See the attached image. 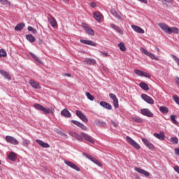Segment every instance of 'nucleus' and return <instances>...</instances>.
I'll use <instances>...</instances> for the list:
<instances>
[{
	"mask_svg": "<svg viewBox=\"0 0 179 179\" xmlns=\"http://www.w3.org/2000/svg\"><path fill=\"white\" fill-rule=\"evenodd\" d=\"M93 16L96 22H101V19H103V15H101V13H100V12L98 11L94 12Z\"/></svg>",
	"mask_w": 179,
	"mask_h": 179,
	"instance_id": "4be33fe9",
	"label": "nucleus"
},
{
	"mask_svg": "<svg viewBox=\"0 0 179 179\" xmlns=\"http://www.w3.org/2000/svg\"><path fill=\"white\" fill-rule=\"evenodd\" d=\"M80 41L83 44H87V45H92V47H96V45H97V43H96L94 41H90V40L81 39Z\"/></svg>",
	"mask_w": 179,
	"mask_h": 179,
	"instance_id": "a211bd4d",
	"label": "nucleus"
},
{
	"mask_svg": "<svg viewBox=\"0 0 179 179\" xmlns=\"http://www.w3.org/2000/svg\"><path fill=\"white\" fill-rule=\"evenodd\" d=\"M76 114L77 117H78V118H80V120H81V121H83V122H88L89 120L87 119L86 115H85V114H83V113H82V111L76 110Z\"/></svg>",
	"mask_w": 179,
	"mask_h": 179,
	"instance_id": "9d476101",
	"label": "nucleus"
},
{
	"mask_svg": "<svg viewBox=\"0 0 179 179\" xmlns=\"http://www.w3.org/2000/svg\"><path fill=\"white\" fill-rule=\"evenodd\" d=\"M71 122L73 124H74V125H76V127L81 128V129H83V131H86V129H87V128L86 127V126L85 124L80 123V122H78L77 120H71Z\"/></svg>",
	"mask_w": 179,
	"mask_h": 179,
	"instance_id": "aec40b11",
	"label": "nucleus"
},
{
	"mask_svg": "<svg viewBox=\"0 0 179 179\" xmlns=\"http://www.w3.org/2000/svg\"><path fill=\"white\" fill-rule=\"evenodd\" d=\"M99 104L101 107H103V108H106V110H111L113 108V106H111V104L106 101H101Z\"/></svg>",
	"mask_w": 179,
	"mask_h": 179,
	"instance_id": "a878e982",
	"label": "nucleus"
},
{
	"mask_svg": "<svg viewBox=\"0 0 179 179\" xmlns=\"http://www.w3.org/2000/svg\"><path fill=\"white\" fill-rule=\"evenodd\" d=\"M142 142L150 150H155V145L146 138H142Z\"/></svg>",
	"mask_w": 179,
	"mask_h": 179,
	"instance_id": "4468645a",
	"label": "nucleus"
},
{
	"mask_svg": "<svg viewBox=\"0 0 179 179\" xmlns=\"http://www.w3.org/2000/svg\"><path fill=\"white\" fill-rule=\"evenodd\" d=\"M83 155L85 156L87 159H88L95 164H97L98 166H101L100 162H99L97 159H95L94 157H93L92 155L89 154H85V153H83Z\"/></svg>",
	"mask_w": 179,
	"mask_h": 179,
	"instance_id": "f3484780",
	"label": "nucleus"
},
{
	"mask_svg": "<svg viewBox=\"0 0 179 179\" xmlns=\"http://www.w3.org/2000/svg\"><path fill=\"white\" fill-rule=\"evenodd\" d=\"M159 110L162 114H167L169 113V108L166 106H161L159 108Z\"/></svg>",
	"mask_w": 179,
	"mask_h": 179,
	"instance_id": "f704fd0d",
	"label": "nucleus"
},
{
	"mask_svg": "<svg viewBox=\"0 0 179 179\" xmlns=\"http://www.w3.org/2000/svg\"><path fill=\"white\" fill-rule=\"evenodd\" d=\"M0 164H1V161H0Z\"/></svg>",
	"mask_w": 179,
	"mask_h": 179,
	"instance_id": "69168bd1",
	"label": "nucleus"
},
{
	"mask_svg": "<svg viewBox=\"0 0 179 179\" xmlns=\"http://www.w3.org/2000/svg\"><path fill=\"white\" fill-rule=\"evenodd\" d=\"M34 108H36V110H39L40 111H43L44 114H50V113H51L50 111V108H46L45 107L43 106V105L40 103H35L34 105Z\"/></svg>",
	"mask_w": 179,
	"mask_h": 179,
	"instance_id": "20e7f679",
	"label": "nucleus"
},
{
	"mask_svg": "<svg viewBox=\"0 0 179 179\" xmlns=\"http://www.w3.org/2000/svg\"><path fill=\"white\" fill-rule=\"evenodd\" d=\"M141 99H143L144 100V101H145L148 104H155V101L153 100V99H152V97L146 95V94H142Z\"/></svg>",
	"mask_w": 179,
	"mask_h": 179,
	"instance_id": "9b49d317",
	"label": "nucleus"
},
{
	"mask_svg": "<svg viewBox=\"0 0 179 179\" xmlns=\"http://www.w3.org/2000/svg\"><path fill=\"white\" fill-rule=\"evenodd\" d=\"M173 101H175V103H176V104H178V106H179V97H178V96L173 95Z\"/></svg>",
	"mask_w": 179,
	"mask_h": 179,
	"instance_id": "09e8293b",
	"label": "nucleus"
},
{
	"mask_svg": "<svg viewBox=\"0 0 179 179\" xmlns=\"http://www.w3.org/2000/svg\"><path fill=\"white\" fill-rule=\"evenodd\" d=\"M5 139L7 143H10V145H14L15 146L19 145V141L12 136H6Z\"/></svg>",
	"mask_w": 179,
	"mask_h": 179,
	"instance_id": "39448f33",
	"label": "nucleus"
},
{
	"mask_svg": "<svg viewBox=\"0 0 179 179\" xmlns=\"http://www.w3.org/2000/svg\"><path fill=\"white\" fill-rule=\"evenodd\" d=\"M6 55H8L6 54V51H5V50L3 49H0V58H5L6 57Z\"/></svg>",
	"mask_w": 179,
	"mask_h": 179,
	"instance_id": "a19ab883",
	"label": "nucleus"
},
{
	"mask_svg": "<svg viewBox=\"0 0 179 179\" xmlns=\"http://www.w3.org/2000/svg\"><path fill=\"white\" fill-rule=\"evenodd\" d=\"M90 6H91V8H96V4L94 2H92V3H90Z\"/></svg>",
	"mask_w": 179,
	"mask_h": 179,
	"instance_id": "864d4df0",
	"label": "nucleus"
},
{
	"mask_svg": "<svg viewBox=\"0 0 179 179\" xmlns=\"http://www.w3.org/2000/svg\"><path fill=\"white\" fill-rule=\"evenodd\" d=\"M83 139H85V141H87L90 143H94V139L86 133H82V142L83 141Z\"/></svg>",
	"mask_w": 179,
	"mask_h": 179,
	"instance_id": "ddd939ff",
	"label": "nucleus"
},
{
	"mask_svg": "<svg viewBox=\"0 0 179 179\" xmlns=\"http://www.w3.org/2000/svg\"><path fill=\"white\" fill-rule=\"evenodd\" d=\"M157 51H160V50H159V48H157Z\"/></svg>",
	"mask_w": 179,
	"mask_h": 179,
	"instance_id": "0e129e2a",
	"label": "nucleus"
},
{
	"mask_svg": "<svg viewBox=\"0 0 179 179\" xmlns=\"http://www.w3.org/2000/svg\"><path fill=\"white\" fill-rule=\"evenodd\" d=\"M24 22H20V24H17L15 27V31H21V30H23L24 28Z\"/></svg>",
	"mask_w": 179,
	"mask_h": 179,
	"instance_id": "2f4dec72",
	"label": "nucleus"
},
{
	"mask_svg": "<svg viewBox=\"0 0 179 179\" xmlns=\"http://www.w3.org/2000/svg\"><path fill=\"white\" fill-rule=\"evenodd\" d=\"M110 26L111 29H113V30L117 31V33H118L119 34H124V31H122V29H121L120 27L115 25V24H110Z\"/></svg>",
	"mask_w": 179,
	"mask_h": 179,
	"instance_id": "6ab92c4d",
	"label": "nucleus"
},
{
	"mask_svg": "<svg viewBox=\"0 0 179 179\" xmlns=\"http://www.w3.org/2000/svg\"><path fill=\"white\" fill-rule=\"evenodd\" d=\"M170 118H171V120L173 124H175V125H178V122H177V121L176 120V115H171L170 116Z\"/></svg>",
	"mask_w": 179,
	"mask_h": 179,
	"instance_id": "a18cd8bd",
	"label": "nucleus"
},
{
	"mask_svg": "<svg viewBox=\"0 0 179 179\" xmlns=\"http://www.w3.org/2000/svg\"><path fill=\"white\" fill-rule=\"evenodd\" d=\"M144 76V78H148V79H150V78H152V75H150V73L143 71V77Z\"/></svg>",
	"mask_w": 179,
	"mask_h": 179,
	"instance_id": "de8ad7c7",
	"label": "nucleus"
},
{
	"mask_svg": "<svg viewBox=\"0 0 179 179\" xmlns=\"http://www.w3.org/2000/svg\"><path fill=\"white\" fill-rule=\"evenodd\" d=\"M126 141L127 142H128V143H129V145L133 146L134 149H137V150H139V149H141V145L138 143H136V141L132 139V138L127 136Z\"/></svg>",
	"mask_w": 179,
	"mask_h": 179,
	"instance_id": "7ed1b4c3",
	"label": "nucleus"
},
{
	"mask_svg": "<svg viewBox=\"0 0 179 179\" xmlns=\"http://www.w3.org/2000/svg\"><path fill=\"white\" fill-rule=\"evenodd\" d=\"M110 13L118 20H122V14L120 12H117L115 9L111 8Z\"/></svg>",
	"mask_w": 179,
	"mask_h": 179,
	"instance_id": "6e6552de",
	"label": "nucleus"
},
{
	"mask_svg": "<svg viewBox=\"0 0 179 179\" xmlns=\"http://www.w3.org/2000/svg\"><path fill=\"white\" fill-rule=\"evenodd\" d=\"M117 47H119L120 51H127L125 44H124L122 42H120L119 44H117Z\"/></svg>",
	"mask_w": 179,
	"mask_h": 179,
	"instance_id": "4c0bfd02",
	"label": "nucleus"
},
{
	"mask_svg": "<svg viewBox=\"0 0 179 179\" xmlns=\"http://www.w3.org/2000/svg\"><path fill=\"white\" fill-rule=\"evenodd\" d=\"M101 52V55L102 57H108V52Z\"/></svg>",
	"mask_w": 179,
	"mask_h": 179,
	"instance_id": "8fccbe9b",
	"label": "nucleus"
},
{
	"mask_svg": "<svg viewBox=\"0 0 179 179\" xmlns=\"http://www.w3.org/2000/svg\"><path fill=\"white\" fill-rule=\"evenodd\" d=\"M134 170H135V171H137V173H139V174H142L143 176H145V177H149V176H150V173H149L148 171H145V169L135 167Z\"/></svg>",
	"mask_w": 179,
	"mask_h": 179,
	"instance_id": "dca6fc26",
	"label": "nucleus"
},
{
	"mask_svg": "<svg viewBox=\"0 0 179 179\" xmlns=\"http://www.w3.org/2000/svg\"><path fill=\"white\" fill-rule=\"evenodd\" d=\"M0 3H1V5H10V1L8 0H0Z\"/></svg>",
	"mask_w": 179,
	"mask_h": 179,
	"instance_id": "49530a36",
	"label": "nucleus"
},
{
	"mask_svg": "<svg viewBox=\"0 0 179 179\" xmlns=\"http://www.w3.org/2000/svg\"><path fill=\"white\" fill-rule=\"evenodd\" d=\"M164 2H167L168 3H173L174 2V0H164Z\"/></svg>",
	"mask_w": 179,
	"mask_h": 179,
	"instance_id": "5fc2aeb1",
	"label": "nucleus"
},
{
	"mask_svg": "<svg viewBox=\"0 0 179 179\" xmlns=\"http://www.w3.org/2000/svg\"><path fill=\"white\" fill-rule=\"evenodd\" d=\"M175 171H176V173H178V174H179V166H175L173 167Z\"/></svg>",
	"mask_w": 179,
	"mask_h": 179,
	"instance_id": "603ef678",
	"label": "nucleus"
},
{
	"mask_svg": "<svg viewBox=\"0 0 179 179\" xmlns=\"http://www.w3.org/2000/svg\"><path fill=\"white\" fill-rule=\"evenodd\" d=\"M61 135H62V136H65V138L68 137V135L65 133H61Z\"/></svg>",
	"mask_w": 179,
	"mask_h": 179,
	"instance_id": "052dcab7",
	"label": "nucleus"
},
{
	"mask_svg": "<svg viewBox=\"0 0 179 179\" xmlns=\"http://www.w3.org/2000/svg\"><path fill=\"white\" fill-rule=\"evenodd\" d=\"M132 120L134 121V122H137L138 124H142V122H143V119H142V117H132Z\"/></svg>",
	"mask_w": 179,
	"mask_h": 179,
	"instance_id": "58836bf2",
	"label": "nucleus"
},
{
	"mask_svg": "<svg viewBox=\"0 0 179 179\" xmlns=\"http://www.w3.org/2000/svg\"><path fill=\"white\" fill-rule=\"evenodd\" d=\"M64 163L66 166L71 167V169H73V170H76V171H80V168H79V166H78V165L75 164L73 162L64 160Z\"/></svg>",
	"mask_w": 179,
	"mask_h": 179,
	"instance_id": "0eeeda50",
	"label": "nucleus"
},
{
	"mask_svg": "<svg viewBox=\"0 0 179 179\" xmlns=\"http://www.w3.org/2000/svg\"><path fill=\"white\" fill-rule=\"evenodd\" d=\"M158 26L160 27V29H162V31H164V33H166L167 34H171V33L178 34L179 33L178 28L176 27H169V25L164 23H159Z\"/></svg>",
	"mask_w": 179,
	"mask_h": 179,
	"instance_id": "f257e3e1",
	"label": "nucleus"
},
{
	"mask_svg": "<svg viewBox=\"0 0 179 179\" xmlns=\"http://www.w3.org/2000/svg\"><path fill=\"white\" fill-rule=\"evenodd\" d=\"M69 135H70V136H72V138H74L77 141H80V142H82V133L80 134H78L75 131H70L69 132Z\"/></svg>",
	"mask_w": 179,
	"mask_h": 179,
	"instance_id": "f8f14e48",
	"label": "nucleus"
},
{
	"mask_svg": "<svg viewBox=\"0 0 179 179\" xmlns=\"http://www.w3.org/2000/svg\"><path fill=\"white\" fill-rule=\"evenodd\" d=\"M64 76H67V78H71V73H65Z\"/></svg>",
	"mask_w": 179,
	"mask_h": 179,
	"instance_id": "680f3d73",
	"label": "nucleus"
},
{
	"mask_svg": "<svg viewBox=\"0 0 179 179\" xmlns=\"http://www.w3.org/2000/svg\"><path fill=\"white\" fill-rule=\"evenodd\" d=\"M95 122V125H96V127H106V125H107V123H106V122L104 121H101V120H96L94 121Z\"/></svg>",
	"mask_w": 179,
	"mask_h": 179,
	"instance_id": "c756f323",
	"label": "nucleus"
},
{
	"mask_svg": "<svg viewBox=\"0 0 179 179\" xmlns=\"http://www.w3.org/2000/svg\"><path fill=\"white\" fill-rule=\"evenodd\" d=\"M36 143H38L39 145L41 146L42 148H50V144L45 143L44 141H43L40 139H36Z\"/></svg>",
	"mask_w": 179,
	"mask_h": 179,
	"instance_id": "c85d7f7f",
	"label": "nucleus"
},
{
	"mask_svg": "<svg viewBox=\"0 0 179 179\" xmlns=\"http://www.w3.org/2000/svg\"><path fill=\"white\" fill-rule=\"evenodd\" d=\"M0 74L1 76H3V78H5V79H7L8 80H10L12 79L10 74L5 70H0Z\"/></svg>",
	"mask_w": 179,
	"mask_h": 179,
	"instance_id": "412c9836",
	"label": "nucleus"
},
{
	"mask_svg": "<svg viewBox=\"0 0 179 179\" xmlns=\"http://www.w3.org/2000/svg\"><path fill=\"white\" fill-rule=\"evenodd\" d=\"M109 97L113 101V106L115 108H118L120 105L118 104V98H117V96L113 93H110L109 94Z\"/></svg>",
	"mask_w": 179,
	"mask_h": 179,
	"instance_id": "1a4fd4ad",
	"label": "nucleus"
},
{
	"mask_svg": "<svg viewBox=\"0 0 179 179\" xmlns=\"http://www.w3.org/2000/svg\"><path fill=\"white\" fill-rule=\"evenodd\" d=\"M170 141L172 143H174V145H177V143H178V138H177V137H171L170 138Z\"/></svg>",
	"mask_w": 179,
	"mask_h": 179,
	"instance_id": "37998d69",
	"label": "nucleus"
},
{
	"mask_svg": "<svg viewBox=\"0 0 179 179\" xmlns=\"http://www.w3.org/2000/svg\"><path fill=\"white\" fill-rule=\"evenodd\" d=\"M81 26L87 34L94 36V30H93V29H92L87 23L83 22Z\"/></svg>",
	"mask_w": 179,
	"mask_h": 179,
	"instance_id": "f03ea898",
	"label": "nucleus"
},
{
	"mask_svg": "<svg viewBox=\"0 0 179 179\" xmlns=\"http://www.w3.org/2000/svg\"><path fill=\"white\" fill-rule=\"evenodd\" d=\"M153 136H155L157 139H159V141H164V138H166V136L163 132H160L159 134L154 133Z\"/></svg>",
	"mask_w": 179,
	"mask_h": 179,
	"instance_id": "cd10ccee",
	"label": "nucleus"
},
{
	"mask_svg": "<svg viewBox=\"0 0 179 179\" xmlns=\"http://www.w3.org/2000/svg\"><path fill=\"white\" fill-rule=\"evenodd\" d=\"M32 33H33L34 34H37V29H32Z\"/></svg>",
	"mask_w": 179,
	"mask_h": 179,
	"instance_id": "bf43d9fd",
	"label": "nucleus"
},
{
	"mask_svg": "<svg viewBox=\"0 0 179 179\" xmlns=\"http://www.w3.org/2000/svg\"><path fill=\"white\" fill-rule=\"evenodd\" d=\"M34 28H32L31 26H29V27H27L28 31H32L34 30Z\"/></svg>",
	"mask_w": 179,
	"mask_h": 179,
	"instance_id": "4d7b16f0",
	"label": "nucleus"
},
{
	"mask_svg": "<svg viewBox=\"0 0 179 179\" xmlns=\"http://www.w3.org/2000/svg\"><path fill=\"white\" fill-rule=\"evenodd\" d=\"M87 65H94L96 64V60L94 59H86L85 61Z\"/></svg>",
	"mask_w": 179,
	"mask_h": 179,
	"instance_id": "e433bc0d",
	"label": "nucleus"
},
{
	"mask_svg": "<svg viewBox=\"0 0 179 179\" xmlns=\"http://www.w3.org/2000/svg\"><path fill=\"white\" fill-rule=\"evenodd\" d=\"M48 22H50V24L52 26V27H55L57 24V20L55 18L51 15H49L48 17Z\"/></svg>",
	"mask_w": 179,
	"mask_h": 179,
	"instance_id": "b1692460",
	"label": "nucleus"
},
{
	"mask_svg": "<svg viewBox=\"0 0 179 179\" xmlns=\"http://www.w3.org/2000/svg\"><path fill=\"white\" fill-rule=\"evenodd\" d=\"M140 87H141V89H143V90H145L146 92H148V90H149V85H148V84L145 83H141L139 84Z\"/></svg>",
	"mask_w": 179,
	"mask_h": 179,
	"instance_id": "c9c22d12",
	"label": "nucleus"
},
{
	"mask_svg": "<svg viewBox=\"0 0 179 179\" xmlns=\"http://www.w3.org/2000/svg\"><path fill=\"white\" fill-rule=\"evenodd\" d=\"M26 38L28 41H29V43H34V41H36V37L31 34L26 35Z\"/></svg>",
	"mask_w": 179,
	"mask_h": 179,
	"instance_id": "473e14b6",
	"label": "nucleus"
},
{
	"mask_svg": "<svg viewBox=\"0 0 179 179\" xmlns=\"http://www.w3.org/2000/svg\"><path fill=\"white\" fill-rule=\"evenodd\" d=\"M64 2H68L69 0H63Z\"/></svg>",
	"mask_w": 179,
	"mask_h": 179,
	"instance_id": "e2e57ef3",
	"label": "nucleus"
},
{
	"mask_svg": "<svg viewBox=\"0 0 179 179\" xmlns=\"http://www.w3.org/2000/svg\"><path fill=\"white\" fill-rule=\"evenodd\" d=\"M140 50L141 52H143L145 55H147V57H149L151 59H155V61H159V57L155 56L152 53H150L149 51H148L144 48H141Z\"/></svg>",
	"mask_w": 179,
	"mask_h": 179,
	"instance_id": "423d86ee",
	"label": "nucleus"
},
{
	"mask_svg": "<svg viewBox=\"0 0 179 179\" xmlns=\"http://www.w3.org/2000/svg\"><path fill=\"white\" fill-rule=\"evenodd\" d=\"M111 122L115 128H117V127H118V124H117V122H115V121L111 120Z\"/></svg>",
	"mask_w": 179,
	"mask_h": 179,
	"instance_id": "3c124183",
	"label": "nucleus"
},
{
	"mask_svg": "<svg viewBox=\"0 0 179 179\" xmlns=\"http://www.w3.org/2000/svg\"><path fill=\"white\" fill-rule=\"evenodd\" d=\"M30 145V141L22 138V146L27 148Z\"/></svg>",
	"mask_w": 179,
	"mask_h": 179,
	"instance_id": "ea45409f",
	"label": "nucleus"
},
{
	"mask_svg": "<svg viewBox=\"0 0 179 179\" xmlns=\"http://www.w3.org/2000/svg\"><path fill=\"white\" fill-rule=\"evenodd\" d=\"M175 153L179 156V148H175Z\"/></svg>",
	"mask_w": 179,
	"mask_h": 179,
	"instance_id": "13d9d810",
	"label": "nucleus"
},
{
	"mask_svg": "<svg viewBox=\"0 0 179 179\" xmlns=\"http://www.w3.org/2000/svg\"><path fill=\"white\" fill-rule=\"evenodd\" d=\"M29 55H31V57H32V58L35 59L36 62H38V64H41V59H40V58H38V57H37V55H36L34 53L30 52Z\"/></svg>",
	"mask_w": 179,
	"mask_h": 179,
	"instance_id": "72a5a7b5",
	"label": "nucleus"
},
{
	"mask_svg": "<svg viewBox=\"0 0 179 179\" xmlns=\"http://www.w3.org/2000/svg\"><path fill=\"white\" fill-rule=\"evenodd\" d=\"M16 153H15L14 152H10L7 157L8 160H10L11 162H15L16 161Z\"/></svg>",
	"mask_w": 179,
	"mask_h": 179,
	"instance_id": "7c9ffc66",
	"label": "nucleus"
},
{
	"mask_svg": "<svg viewBox=\"0 0 179 179\" xmlns=\"http://www.w3.org/2000/svg\"><path fill=\"white\" fill-rule=\"evenodd\" d=\"M29 85L33 87V89H40V84L34 80H29Z\"/></svg>",
	"mask_w": 179,
	"mask_h": 179,
	"instance_id": "bb28decb",
	"label": "nucleus"
},
{
	"mask_svg": "<svg viewBox=\"0 0 179 179\" xmlns=\"http://www.w3.org/2000/svg\"><path fill=\"white\" fill-rule=\"evenodd\" d=\"M134 73L137 75L138 76H141L143 77V71L142 70L139 69H135L134 70Z\"/></svg>",
	"mask_w": 179,
	"mask_h": 179,
	"instance_id": "79ce46f5",
	"label": "nucleus"
},
{
	"mask_svg": "<svg viewBox=\"0 0 179 179\" xmlns=\"http://www.w3.org/2000/svg\"><path fill=\"white\" fill-rule=\"evenodd\" d=\"M131 29H133L134 31H136V33H139L140 34H145V30H143V29L136 25H131Z\"/></svg>",
	"mask_w": 179,
	"mask_h": 179,
	"instance_id": "5701e85b",
	"label": "nucleus"
},
{
	"mask_svg": "<svg viewBox=\"0 0 179 179\" xmlns=\"http://www.w3.org/2000/svg\"><path fill=\"white\" fill-rule=\"evenodd\" d=\"M61 115L66 118H71V117H72V114L69 110H68V109H63L61 111Z\"/></svg>",
	"mask_w": 179,
	"mask_h": 179,
	"instance_id": "393cba45",
	"label": "nucleus"
},
{
	"mask_svg": "<svg viewBox=\"0 0 179 179\" xmlns=\"http://www.w3.org/2000/svg\"><path fill=\"white\" fill-rule=\"evenodd\" d=\"M139 2H141V3H148V0H138Z\"/></svg>",
	"mask_w": 179,
	"mask_h": 179,
	"instance_id": "6e6d98bb",
	"label": "nucleus"
},
{
	"mask_svg": "<svg viewBox=\"0 0 179 179\" xmlns=\"http://www.w3.org/2000/svg\"><path fill=\"white\" fill-rule=\"evenodd\" d=\"M86 96L88 99V100H90L91 101H93L94 100V96L90 94V92H86Z\"/></svg>",
	"mask_w": 179,
	"mask_h": 179,
	"instance_id": "c03bdc74",
	"label": "nucleus"
},
{
	"mask_svg": "<svg viewBox=\"0 0 179 179\" xmlns=\"http://www.w3.org/2000/svg\"><path fill=\"white\" fill-rule=\"evenodd\" d=\"M141 113L143 115H145V117H149L150 118H152L153 117V113L150 112V110L148 108H143L141 110Z\"/></svg>",
	"mask_w": 179,
	"mask_h": 179,
	"instance_id": "2eb2a0df",
	"label": "nucleus"
}]
</instances>
